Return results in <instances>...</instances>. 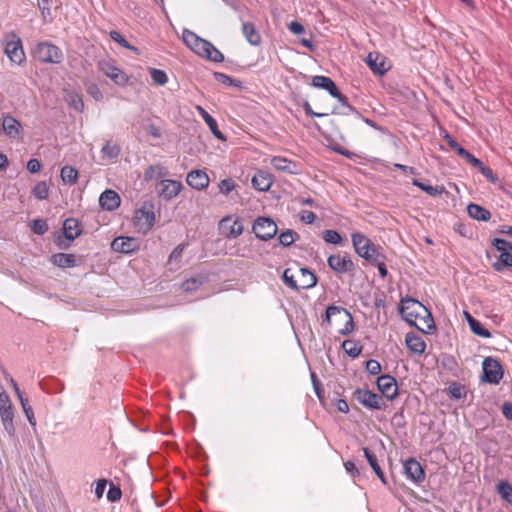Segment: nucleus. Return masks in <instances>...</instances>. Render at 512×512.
<instances>
[{
	"label": "nucleus",
	"mask_w": 512,
	"mask_h": 512,
	"mask_svg": "<svg viewBox=\"0 0 512 512\" xmlns=\"http://www.w3.org/2000/svg\"><path fill=\"white\" fill-rule=\"evenodd\" d=\"M399 312L402 318L423 333L435 330V323L431 312L418 300L413 298L402 299Z\"/></svg>",
	"instance_id": "f257e3e1"
},
{
	"label": "nucleus",
	"mask_w": 512,
	"mask_h": 512,
	"mask_svg": "<svg viewBox=\"0 0 512 512\" xmlns=\"http://www.w3.org/2000/svg\"><path fill=\"white\" fill-rule=\"evenodd\" d=\"M282 280L287 287L296 291L310 289L317 284L316 275L308 268H298L295 272L291 268H286Z\"/></svg>",
	"instance_id": "f03ea898"
},
{
	"label": "nucleus",
	"mask_w": 512,
	"mask_h": 512,
	"mask_svg": "<svg viewBox=\"0 0 512 512\" xmlns=\"http://www.w3.org/2000/svg\"><path fill=\"white\" fill-rule=\"evenodd\" d=\"M352 244L355 252L363 259L368 262L378 261L382 253V248L379 245L374 244L364 234L356 232L351 235Z\"/></svg>",
	"instance_id": "7ed1b4c3"
},
{
	"label": "nucleus",
	"mask_w": 512,
	"mask_h": 512,
	"mask_svg": "<svg viewBox=\"0 0 512 512\" xmlns=\"http://www.w3.org/2000/svg\"><path fill=\"white\" fill-rule=\"evenodd\" d=\"M31 53L41 63L59 64L63 60L62 50L49 41L37 43Z\"/></svg>",
	"instance_id": "20e7f679"
},
{
	"label": "nucleus",
	"mask_w": 512,
	"mask_h": 512,
	"mask_svg": "<svg viewBox=\"0 0 512 512\" xmlns=\"http://www.w3.org/2000/svg\"><path fill=\"white\" fill-rule=\"evenodd\" d=\"M333 318L344 321V326L338 330L342 336L351 334L354 330V322L351 313L340 306L330 305L326 308L325 317L322 324L326 323L328 326L332 325Z\"/></svg>",
	"instance_id": "39448f33"
},
{
	"label": "nucleus",
	"mask_w": 512,
	"mask_h": 512,
	"mask_svg": "<svg viewBox=\"0 0 512 512\" xmlns=\"http://www.w3.org/2000/svg\"><path fill=\"white\" fill-rule=\"evenodd\" d=\"M5 48L4 52L10 61L14 64L20 65L25 59V53L22 46L20 37L15 32H10L5 35Z\"/></svg>",
	"instance_id": "423d86ee"
},
{
	"label": "nucleus",
	"mask_w": 512,
	"mask_h": 512,
	"mask_svg": "<svg viewBox=\"0 0 512 512\" xmlns=\"http://www.w3.org/2000/svg\"><path fill=\"white\" fill-rule=\"evenodd\" d=\"M482 380L489 384L497 385L504 375V370L499 360L486 357L482 362Z\"/></svg>",
	"instance_id": "0eeeda50"
},
{
	"label": "nucleus",
	"mask_w": 512,
	"mask_h": 512,
	"mask_svg": "<svg viewBox=\"0 0 512 512\" xmlns=\"http://www.w3.org/2000/svg\"><path fill=\"white\" fill-rule=\"evenodd\" d=\"M277 225L270 217L260 216L256 218L252 225V231L255 236L263 241L272 239L277 234Z\"/></svg>",
	"instance_id": "6e6552de"
},
{
	"label": "nucleus",
	"mask_w": 512,
	"mask_h": 512,
	"mask_svg": "<svg viewBox=\"0 0 512 512\" xmlns=\"http://www.w3.org/2000/svg\"><path fill=\"white\" fill-rule=\"evenodd\" d=\"M353 397L368 409L380 410L385 406L382 397L368 389H356L353 393Z\"/></svg>",
	"instance_id": "1a4fd4ad"
},
{
	"label": "nucleus",
	"mask_w": 512,
	"mask_h": 512,
	"mask_svg": "<svg viewBox=\"0 0 512 512\" xmlns=\"http://www.w3.org/2000/svg\"><path fill=\"white\" fill-rule=\"evenodd\" d=\"M327 263L329 268L337 274L350 273L353 272L355 268L351 257L347 253H344L343 255H330L328 257Z\"/></svg>",
	"instance_id": "9d476101"
},
{
	"label": "nucleus",
	"mask_w": 512,
	"mask_h": 512,
	"mask_svg": "<svg viewBox=\"0 0 512 512\" xmlns=\"http://www.w3.org/2000/svg\"><path fill=\"white\" fill-rule=\"evenodd\" d=\"M98 67L105 76L119 86H125L129 81V77L124 71L108 61L99 62Z\"/></svg>",
	"instance_id": "9b49d317"
},
{
	"label": "nucleus",
	"mask_w": 512,
	"mask_h": 512,
	"mask_svg": "<svg viewBox=\"0 0 512 512\" xmlns=\"http://www.w3.org/2000/svg\"><path fill=\"white\" fill-rule=\"evenodd\" d=\"M403 471L405 476L416 484L425 480V471L415 458L411 457L403 463Z\"/></svg>",
	"instance_id": "f8f14e48"
},
{
	"label": "nucleus",
	"mask_w": 512,
	"mask_h": 512,
	"mask_svg": "<svg viewBox=\"0 0 512 512\" xmlns=\"http://www.w3.org/2000/svg\"><path fill=\"white\" fill-rule=\"evenodd\" d=\"M377 388L387 400H394L398 394L396 379L390 375H381L377 379Z\"/></svg>",
	"instance_id": "ddd939ff"
},
{
	"label": "nucleus",
	"mask_w": 512,
	"mask_h": 512,
	"mask_svg": "<svg viewBox=\"0 0 512 512\" xmlns=\"http://www.w3.org/2000/svg\"><path fill=\"white\" fill-rule=\"evenodd\" d=\"M155 223V214L151 210H147L145 205L135 212V225L139 231L147 233Z\"/></svg>",
	"instance_id": "4468645a"
},
{
	"label": "nucleus",
	"mask_w": 512,
	"mask_h": 512,
	"mask_svg": "<svg viewBox=\"0 0 512 512\" xmlns=\"http://www.w3.org/2000/svg\"><path fill=\"white\" fill-rule=\"evenodd\" d=\"M111 249L114 252L130 254L139 249V243L133 237H117L111 243Z\"/></svg>",
	"instance_id": "2eb2a0df"
},
{
	"label": "nucleus",
	"mask_w": 512,
	"mask_h": 512,
	"mask_svg": "<svg viewBox=\"0 0 512 512\" xmlns=\"http://www.w3.org/2000/svg\"><path fill=\"white\" fill-rule=\"evenodd\" d=\"M121 199L117 192L107 189L99 197V205L106 211H113L120 206Z\"/></svg>",
	"instance_id": "dca6fc26"
},
{
	"label": "nucleus",
	"mask_w": 512,
	"mask_h": 512,
	"mask_svg": "<svg viewBox=\"0 0 512 512\" xmlns=\"http://www.w3.org/2000/svg\"><path fill=\"white\" fill-rule=\"evenodd\" d=\"M186 182L189 186L197 190H203L209 185V177L202 170H193L187 174Z\"/></svg>",
	"instance_id": "f3484780"
},
{
	"label": "nucleus",
	"mask_w": 512,
	"mask_h": 512,
	"mask_svg": "<svg viewBox=\"0 0 512 512\" xmlns=\"http://www.w3.org/2000/svg\"><path fill=\"white\" fill-rule=\"evenodd\" d=\"M311 85L327 91L332 97H338L339 89L335 82L327 76L316 75L312 77Z\"/></svg>",
	"instance_id": "a211bd4d"
},
{
	"label": "nucleus",
	"mask_w": 512,
	"mask_h": 512,
	"mask_svg": "<svg viewBox=\"0 0 512 512\" xmlns=\"http://www.w3.org/2000/svg\"><path fill=\"white\" fill-rule=\"evenodd\" d=\"M270 163L277 171L280 172H285L288 174H297L299 171L298 163L282 156L272 157Z\"/></svg>",
	"instance_id": "6ab92c4d"
},
{
	"label": "nucleus",
	"mask_w": 512,
	"mask_h": 512,
	"mask_svg": "<svg viewBox=\"0 0 512 512\" xmlns=\"http://www.w3.org/2000/svg\"><path fill=\"white\" fill-rule=\"evenodd\" d=\"M444 139L446 140L449 147L453 151H455L461 158L465 159L467 161V163H469L471 166L481 164L480 159L476 158L474 155H472L466 149L461 147L449 134H446L444 136Z\"/></svg>",
	"instance_id": "aec40b11"
},
{
	"label": "nucleus",
	"mask_w": 512,
	"mask_h": 512,
	"mask_svg": "<svg viewBox=\"0 0 512 512\" xmlns=\"http://www.w3.org/2000/svg\"><path fill=\"white\" fill-rule=\"evenodd\" d=\"M405 344L410 353L415 355H422L426 349V343L423 338L413 332L406 334Z\"/></svg>",
	"instance_id": "412c9836"
},
{
	"label": "nucleus",
	"mask_w": 512,
	"mask_h": 512,
	"mask_svg": "<svg viewBox=\"0 0 512 512\" xmlns=\"http://www.w3.org/2000/svg\"><path fill=\"white\" fill-rule=\"evenodd\" d=\"M252 186L259 191H268L272 184L273 178L270 173L264 170H258L252 177Z\"/></svg>",
	"instance_id": "4be33fe9"
},
{
	"label": "nucleus",
	"mask_w": 512,
	"mask_h": 512,
	"mask_svg": "<svg viewBox=\"0 0 512 512\" xmlns=\"http://www.w3.org/2000/svg\"><path fill=\"white\" fill-rule=\"evenodd\" d=\"M2 128L4 133L10 138H17L21 132V124L16 118L9 114L3 116Z\"/></svg>",
	"instance_id": "5701e85b"
},
{
	"label": "nucleus",
	"mask_w": 512,
	"mask_h": 512,
	"mask_svg": "<svg viewBox=\"0 0 512 512\" xmlns=\"http://www.w3.org/2000/svg\"><path fill=\"white\" fill-rule=\"evenodd\" d=\"M182 183L177 180H164L162 181L161 197L165 200H171L176 197L181 189Z\"/></svg>",
	"instance_id": "b1692460"
},
{
	"label": "nucleus",
	"mask_w": 512,
	"mask_h": 512,
	"mask_svg": "<svg viewBox=\"0 0 512 512\" xmlns=\"http://www.w3.org/2000/svg\"><path fill=\"white\" fill-rule=\"evenodd\" d=\"M366 63L374 74L380 76L385 74L388 70L384 58L380 56L378 53H369L366 58Z\"/></svg>",
	"instance_id": "393cba45"
},
{
	"label": "nucleus",
	"mask_w": 512,
	"mask_h": 512,
	"mask_svg": "<svg viewBox=\"0 0 512 512\" xmlns=\"http://www.w3.org/2000/svg\"><path fill=\"white\" fill-rule=\"evenodd\" d=\"M197 111L208 125L211 133L219 140H225L223 133L219 130L216 119H214L203 107L197 106Z\"/></svg>",
	"instance_id": "a878e982"
},
{
	"label": "nucleus",
	"mask_w": 512,
	"mask_h": 512,
	"mask_svg": "<svg viewBox=\"0 0 512 512\" xmlns=\"http://www.w3.org/2000/svg\"><path fill=\"white\" fill-rule=\"evenodd\" d=\"M63 232L70 241L79 237L82 233L79 221L75 218H67L63 223Z\"/></svg>",
	"instance_id": "bb28decb"
},
{
	"label": "nucleus",
	"mask_w": 512,
	"mask_h": 512,
	"mask_svg": "<svg viewBox=\"0 0 512 512\" xmlns=\"http://www.w3.org/2000/svg\"><path fill=\"white\" fill-rule=\"evenodd\" d=\"M242 33L246 40L253 46H258L261 43V35L256 29L254 23L244 22L242 24Z\"/></svg>",
	"instance_id": "cd10ccee"
},
{
	"label": "nucleus",
	"mask_w": 512,
	"mask_h": 512,
	"mask_svg": "<svg viewBox=\"0 0 512 512\" xmlns=\"http://www.w3.org/2000/svg\"><path fill=\"white\" fill-rule=\"evenodd\" d=\"M363 453H364V456L367 459L369 465L371 466L372 470L377 475V477L381 480V482L383 484L386 485L387 484L386 477H385L384 472L382 471V469H381V467H380V465L378 463V460H377V457H376L375 453L372 452L367 447L363 448Z\"/></svg>",
	"instance_id": "c85d7f7f"
},
{
	"label": "nucleus",
	"mask_w": 512,
	"mask_h": 512,
	"mask_svg": "<svg viewBox=\"0 0 512 512\" xmlns=\"http://www.w3.org/2000/svg\"><path fill=\"white\" fill-rule=\"evenodd\" d=\"M467 213L469 217L477 221H488L491 218V213L488 209L475 203H470L467 206Z\"/></svg>",
	"instance_id": "c756f323"
},
{
	"label": "nucleus",
	"mask_w": 512,
	"mask_h": 512,
	"mask_svg": "<svg viewBox=\"0 0 512 512\" xmlns=\"http://www.w3.org/2000/svg\"><path fill=\"white\" fill-rule=\"evenodd\" d=\"M0 417L4 427V430L10 437L15 436V427L13 423L14 411L13 407L5 408L0 410Z\"/></svg>",
	"instance_id": "7c9ffc66"
},
{
	"label": "nucleus",
	"mask_w": 512,
	"mask_h": 512,
	"mask_svg": "<svg viewBox=\"0 0 512 512\" xmlns=\"http://www.w3.org/2000/svg\"><path fill=\"white\" fill-rule=\"evenodd\" d=\"M51 261L60 268H70L76 266V257L73 254L56 253L52 255Z\"/></svg>",
	"instance_id": "2f4dec72"
},
{
	"label": "nucleus",
	"mask_w": 512,
	"mask_h": 512,
	"mask_svg": "<svg viewBox=\"0 0 512 512\" xmlns=\"http://www.w3.org/2000/svg\"><path fill=\"white\" fill-rule=\"evenodd\" d=\"M467 322L470 326L471 331L483 338H489L491 337V333L488 329L483 327L480 321L475 319L473 316H471L469 313L465 312Z\"/></svg>",
	"instance_id": "473e14b6"
},
{
	"label": "nucleus",
	"mask_w": 512,
	"mask_h": 512,
	"mask_svg": "<svg viewBox=\"0 0 512 512\" xmlns=\"http://www.w3.org/2000/svg\"><path fill=\"white\" fill-rule=\"evenodd\" d=\"M338 95L339 96L335 98L339 101L340 106L335 108L332 111V114L350 115L351 113L356 112V109L349 104L348 98L345 95H343L340 91Z\"/></svg>",
	"instance_id": "72a5a7b5"
},
{
	"label": "nucleus",
	"mask_w": 512,
	"mask_h": 512,
	"mask_svg": "<svg viewBox=\"0 0 512 512\" xmlns=\"http://www.w3.org/2000/svg\"><path fill=\"white\" fill-rule=\"evenodd\" d=\"M78 170L72 166L65 165L62 167L60 176L64 183L73 185L78 180Z\"/></svg>",
	"instance_id": "f704fd0d"
},
{
	"label": "nucleus",
	"mask_w": 512,
	"mask_h": 512,
	"mask_svg": "<svg viewBox=\"0 0 512 512\" xmlns=\"http://www.w3.org/2000/svg\"><path fill=\"white\" fill-rule=\"evenodd\" d=\"M497 260L492 264L494 270L501 272L505 267H512V254L510 252L500 251Z\"/></svg>",
	"instance_id": "c9c22d12"
},
{
	"label": "nucleus",
	"mask_w": 512,
	"mask_h": 512,
	"mask_svg": "<svg viewBox=\"0 0 512 512\" xmlns=\"http://www.w3.org/2000/svg\"><path fill=\"white\" fill-rule=\"evenodd\" d=\"M101 153L103 157L112 160L120 155L121 148L118 144L113 143L112 141H106L101 149Z\"/></svg>",
	"instance_id": "e433bc0d"
},
{
	"label": "nucleus",
	"mask_w": 512,
	"mask_h": 512,
	"mask_svg": "<svg viewBox=\"0 0 512 512\" xmlns=\"http://www.w3.org/2000/svg\"><path fill=\"white\" fill-rule=\"evenodd\" d=\"M496 490L503 500L512 505V485L508 481H500L496 486Z\"/></svg>",
	"instance_id": "4c0bfd02"
},
{
	"label": "nucleus",
	"mask_w": 512,
	"mask_h": 512,
	"mask_svg": "<svg viewBox=\"0 0 512 512\" xmlns=\"http://www.w3.org/2000/svg\"><path fill=\"white\" fill-rule=\"evenodd\" d=\"M412 184L414 186H417L422 191L426 192L430 196H438L441 195L444 192L443 186H432L430 184H425L417 179H413Z\"/></svg>",
	"instance_id": "58836bf2"
},
{
	"label": "nucleus",
	"mask_w": 512,
	"mask_h": 512,
	"mask_svg": "<svg viewBox=\"0 0 512 512\" xmlns=\"http://www.w3.org/2000/svg\"><path fill=\"white\" fill-rule=\"evenodd\" d=\"M342 348L345 353L352 358L358 357L362 351V347L352 339L344 340L342 342Z\"/></svg>",
	"instance_id": "ea45409f"
},
{
	"label": "nucleus",
	"mask_w": 512,
	"mask_h": 512,
	"mask_svg": "<svg viewBox=\"0 0 512 512\" xmlns=\"http://www.w3.org/2000/svg\"><path fill=\"white\" fill-rule=\"evenodd\" d=\"M278 239L281 245L288 247L299 239V234L291 229H287L280 233Z\"/></svg>",
	"instance_id": "a19ab883"
},
{
	"label": "nucleus",
	"mask_w": 512,
	"mask_h": 512,
	"mask_svg": "<svg viewBox=\"0 0 512 512\" xmlns=\"http://www.w3.org/2000/svg\"><path fill=\"white\" fill-rule=\"evenodd\" d=\"M149 74L154 84L163 86L168 82V77L165 71L157 68H151Z\"/></svg>",
	"instance_id": "79ce46f5"
},
{
	"label": "nucleus",
	"mask_w": 512,
	"mask_h": 512,
	"mask_svg": "<svg viewBox=\"0 0 512 512\" xmlns=\"http://www.w3.org/2000/svg\"><path fill=\"white\" fill-rule=\"evenodd\" d=\"M215 80L221 84H224L226 86H236L240 87L241 82L230 77L229 75L222 73V72H214L213 74Z\"/></svg>",
	"instance_id": "37998d69"
},
{
	"label": "nucleus",
	"mask_w": 512,
	"mask_h": 512,
	"mask_svg": "<svg viewBox=\"0 0 512 512\" xmlns=\"http://www.w3.org/2000/svg\"><path fill=\"white\" fill-rule=\"evenodd\" d=\"M204 283V280L198 277H191L189 279H186L182 285L181 288L185 292H193L196 291L202 284Z\"/></svg>",
	"instance_id": "c03bdc74"
},
{
	"label": "nucleus",
	"mask_w": 512,
	"mask_h": 512,
	"mask_svg": "<svg viewBox=\"0 0 512 512\" xmlns=\"http://www.w3.org/2000/svg\"><path fill=\"white\" fill-rule=\"evenodd\" d=\"M109 36L113 41H115L122 47L134 52H138V49L135 46L131 45L118 31H110Z\"/></svg>",
	"instance_id": "a18cd8bd"
},
{
	"label": "nucleus",
	"mask_w": 512,
	"mask_h": 512,
	"mask_svg": "<svg viewBox=\"0 0 512 512\" xmlns=\"http://www.w3.org/2000/svg\"><path fill=\"white\" fill-rule=\"evenodd\" d=\"M32 194L39 200H44L49 196V187L46 182H38L32 190Z\"/></svg>",
	"instance_id": "49530a36"
},
{
	"label": "nucleus",
	"mask_w": 512,
	"mask_h": 512,
	"mask_svg": "<svg viewBox=\"0 0 512 512\" xmlns=\"http://www.w3.org/2000/svg\"><path fill=\"white\" fill-rule=\"evenodd\" d=\"M183 42L192 50L194 46H197L196 43L199 41L200 37L189 29H184L182 33Z\"/></svg>",
	"instance_id": "de8ad7c7"
},
{
	"label": "nucleus",
	"mask_w": 512,
	"mask_h": 512,
	"mask_svg": "<svg viewBox=\"0 0 512 512\" xmlns=\"http://www.w3.org/2000/svg\"><path fill=\"white\" fill-rule=\"evenodd\" d=\"M67 102L77 112H82L84 109V102L82 97L76 93H70L67 97Z\"/></svg>",
	"instance_id": "09e8293b"
},
{
	"label": "nucleus",
	"mask_w": 512,
	"mask_h": 512,
	"mask_svg": "<svg viewBox=\"0 0 512 512\" xmlns=\"http://www.w3.org/2000/svg\"><path fill=\"white\" fill-rule=\"evenodd\" d=\"M448 393L451 398L457 399V400L461 399L462 397H464L466 395L465 387L457 382H453L448 387Z\"/></svg>",
	"instance_id": "8fccbe9b"
},
{
	"label": "nucleus",
	"mask_w": 512,
	"mask_h": 512,
	"mask_svg": "<svg viewBox=\"0 0 512 512\" xmlns=\"http://www.w3.org/2000/svg\"><path fill=\"white\" fill-rule=\"evenodd\" d=\"M207 50L204 58L215 63H220L224 60V55L211 42Z\"/></svg>",
	"instance_id": "3c124183"
},
{
	"label": "nucleus",
	"mask_w": 512,
	"mask_h": 512,
	"mask_svg": "<svg viewBox=\"0 0 512 512\" xmlns=\"http://www.w3.org/2000/svg\"><path fill=\"white\" fill-rule=\"evenodd\" d=\"M323 239L329 244L339 245L342 243V237L336 230H325Z\"/></svg>",
	"instance_id": "603ef678"
},
{
	"label": "nucleus",
	"mask_w": 512,
	"mask_h": 512,
	"mask_svg": "<svg viewBox=\"0 0 512 512\" xmlns=\"http://www.w3.org/2000/svg\"><path fill=\"white\" fill-rule=\"evenodd\" d=\"M19 401H20V404L22 406L23 412L25 413L29 423L31 425H33V426L36 425V419H35V416H34V412H33L32 407L29 405L28 399L27 398H21V400H19Z\"/></svg>",
	"instance_id": "864d4df0"
},
{
	"label": "nucleus",
	"mask_w": 512,
	"mask_h": 512,
	"mask_svg": "<svg viewBox=\"0 0 512 512\" xmlns=\"http://www.w3.org/2000/svg\"><path fill=\"white\" fill-rule=\"evenodd\" d=\"M244 231V227L242 222L239 219H236L233 224L229 228V232L227 233L228 238H237Z\"/></svg>",
	"instance_id": "5fc2aeb1"
},
{
	"label": "nucleus",
	"mask_w": 512,
	"mask_h": 512,
	"mask_svg": "<svg viewBox=\"0 0 512 512\" xmlns=\"http://www.w3.org/2000/svg\"><path fill=\"white\" fill-rule=\"evenodd\" d=\"M196 45L197 46H194L192 51L204 58L208 51L207 49L210 47V41L200 38Z\"/></svg>",
	"instance_id": "6e6d98bb"
},
{
	"label": "nucleus",
	"mask_w": 512,
	"mask_h": 512,
	"mask_svg": "<svg viewBox=\"0 0 512 512\" xmlns=\"http://www.w3.org/2000/svg\"><path fill=\"white\" fill-rule=\"evenodd\" d=\"M492 245L496 248L497 251H512V243L502 238H494L492 241Z\"/></svg>",
	"instance_id": "4d7b16f0"
},
{
	"label": "nucleus",
	"mask_w": 512,
	"mask_h": 512,
	"mask_svg": "<svg viewBox=\"0 0 512 512\" xmlns=\"http://www.w3.org/2000/svg\"><path fill=\"white\" fill-rule=\"evenodd\" d=\"M31 229L35 234L43 235L48 230V225L45 220L36 219L32 222Z\"/></svg>",
	"instance_id": "13d9d810"
},
{
	"label": "nucleus",
	"mask_w": 512,
	"mask_h": 512,
	"mask_svg": "<svg viewBox=\"0 0 512 512\" xmlns=\"http://www.w3.org/2000/svg\"><path fill=\"white\" fill-rule=\"evenodd\" d=\"M235 186L234 180L226 178L221 180L219 183V191L224 195H228L232 190H234Z\"/></svg>",
	"instance_id": "bf43d9fd"
},
{
	"label": "nucleus",
	"mask_w": 512,
	"mask_h": 512,
	"mask_svg": "<svg viewBox=\"0 0 512 512\" xmlns=\"http://www.w3.org/2000/svg\"><path fill=\"white\" fill-rule=\"evenodd\" d=\"M473 167L478 168L480 172L483 174V176L486 177L492 183H495L497 181V177L494 175L492 169L485 166L482 161L480 165H473Z\"/></svg>",
	"instance_id": "052dcab7"
},
{
	"label": "nucleus",
	"mask_w": 512,
	"mask_h": 512,
	"mask_svg": "<svg viewBox=\"0 0 512 512\" xmlns=\"http://www.w3.org/2000/svg\"><path fill=\"white\" fill-rule=\"evenodd\" d=\"M121 496H122V491H121L120 487L111 484L110 488L108 490V493H107V499L110 502H116L121 499Z\"/></svg>",
	"instance_id": "680f3d73"
},
{
	"label": "nucleus",
	"mask_w": 512,
	"mask_h": 512,
	"mask_svg": "<svg viewBox=\"0 0 512 512\" xmlns=\"http://www.w3.org/2000/svg\"><path fill=\"white\" fill-rule=\"evenodd\" d=\"M386 257L384 254H381L378 261H372L371 264L375 265L378 268V272L382 278H385L388 274L386 265H385Z\"/></svg>",
	"instance_id": "e2e57ef3"
},
{
	"label": "nucleus",
	"mask_w": 512,
	"mask_h": 512,
	"mask_svg": "<svg viewBox=\"0 0 512 512\" xmlns=\"http://www.w3.org/2000/svg\"><path fill=\"white\" fill-rule=\"evenodd\" d=\"M366 371L371 375H378L381 372V365L377 360L370 359L366 362Z\"/></svg>",
	"instance_id": "0e129e2a"
},
{
	"label": "nucleus",
	"mask_w": 512,
	"mask_h": 512,
	"mask_svg": "<svg viewBox=\"0 0 512 512\" xmlns=\"http://www.w3.org/2000/svg\"><path fill=\"white\" fill-rule=\"evenodd\" d=\"M311 381L316 395L319 399H321L323 397L324 390L322 389L321 382L319 381L315 372H311Z\"/></svg>",
	"instance_id": "69168bd1"
},
{
	"label": "nucleus",
	"mask_w": 512,
	"mask_h": 512,
	"mask_svg": "<svg viewBox=\"0 0 512 512\" xmlns=\"http://www.w3.org/2000/svg\"><path fill=\"white\" fill-rule=\"evenodd\" d=\"M184 248H185V245L184 244H179L177 245L173 251L171 252L170 256H169V262L172 263L173 261H177L181 258L182 256V253L184 251Z\"/></svg>",
	"instance_id": "338daca9"
},
{
	"label": "nucleus",
	"mask_w": 512,
	"mask_h": 512,
	"mask_svg": "<svg viewBox=\"0 0 512 512\" xmlns=\"http://www.w3.org/2000/svg\"><path fill=\"white\" fill-rule=\"evenodd\" d=\"M300 219L302 222H304L306 224H311L315 221L316 215L312 211L303 210L300 213Z\"/></svg>",
	"instance_id": "774afa93"
}]
</instances>
